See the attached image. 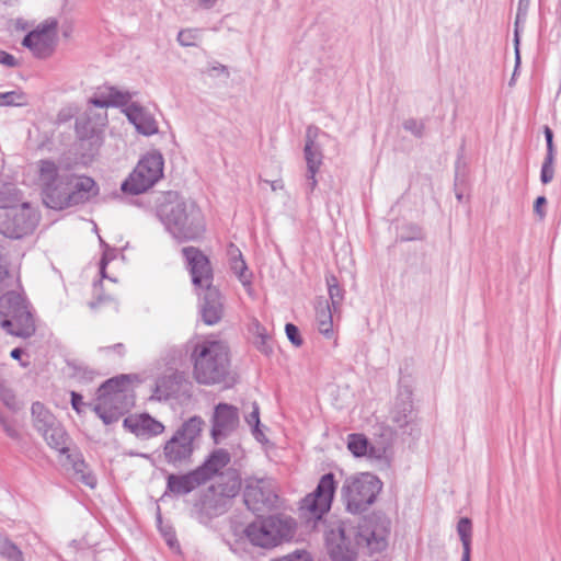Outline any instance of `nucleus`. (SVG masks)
Here are the masks:
<instances>
[{
	"label": "nucleus",
	"instance_id": "obj_32",
	"mask_svg": "<svg viewBox=\"0 0 561 561\" xmlns=\"http://www.w3.org/2000/svg\"><path fill=\"white\" fill-rule=\"evenodd\" d=\"M131 375L122 374L116 377L105 380L96 391V398L103 399L106 396H112L116 391H127L126 388L130 382Z\"/></svg>",
	"mask_w": 561,
	"mask_h": 561
},
{
	"label": "nucleus",
	"instance_id": "obj_61",
	"mask_svg": "<svg viewBox=\"0 0 561 561\" xmlns=\"http://www.w3.org/2000/svg\"><path fill=\"white\" fill-rule=\"evenodd\" d=\"M217 0H199L198 7L202 9H211L216 4Z\"/></svg>",
	"mask_w": 561,
	"mask_h": 561
},
{
	"label": "nucleus",
	"instance_id": "obj_23",
	"mask_svg": "<svg viewBox=\"0 0 561 561\" xmlns=\"http://www.w3.org/2000/svg\"><path fill=\"white\" fill-rule=\"evenodd\" d=\"M230 462V454L226 449H216L205 459V461L196 469L205 478V481H209L215 477L218 471L225 468Z\"/></svg>",
	"mask_w": 561,
	"mask_h": 561
},
{
	"label": "nucleus",
	"instance_id": "obj_51",
	"mask_svg": "<svg viewBox=\"0 0 561 561\" xmlns=\"http://www.w3.org/2000/svg\"><path fill=\"white\" fill-rule=\"evenodd\" d=\"M94 131L93 127H90L89 121H79L76 122V133L80 139H87Z\"/></svg>",
	"mask_w": 561,
	"mask_h": 561
},
{
	"label": "nucleus",
	"instance_id": "obj_64",
	"mask_svg": "<svg viewBox=\"0 0 561 561\" xmlns=\"http://www.w3.org/2000/svg\"><path fill=\"white\" fill-rule=\"evenodd\" d=\"M110 348L117 352V354H119L121 356H123L125 354V346L122 343H117V344L111 346Z\"/></svg>",
	"mask_w": 561,
	"mask_h": 561
},
{
	"label": "nucleus",
	"instance_id": "obj_19",
	"mask_svg": "<svg viewBox=\"0 0 561 561\" xmlns=\"http://www.w3.org/2000/svg\"><path fill=\"white\" fill-rule=\"evenodd\" d=\"M320 135L327 136L314 125H309L306 129L304 157L310 174L317 173L322 164L323 154L321 146L317 142Z\"/></svg>",
	"mask_w": 561,
	"mask_h": 561
},
{
	"label": "nucleus",
	"instance_id": "obj_36",
	"mask_svg": "<svg viewBox=\"0 0 561 561\" xmlns=\"http://www.w3.org/2000/svg\"><path fill=\"white\" fill-rule=\"evenodd\" d=\"M0 556L8 561H24L22 550L2 531H0Z\"/></svg>",
	"mask_w": 561,
	"mask_h": 561
},
{
	"label": "nucleus",
	"instance_id": "obj_21",
	"mask_svg": "<svg viewBox=\"0 0 561 561\" xmlns=\"http://www.w3.org/2000/svg\"><path fill=\"white\" fill-rule=\"evenodd\" d=\"M128 121L135 126L138 133L144 136H151L158 133L156 119L137 103H130L125 110Z\"/></svg>",
	"mask_w": 561,
	"mask_h": 561
},
{
	"label": "nucleus",
	"instance_id": "obj_24",
	"mask_svg": "<svg viewBox=\"0 0 561 561\" xmlns=\"http://www.w3.org/2000/svg\"><path fill=\"white\" fill-rule=\"evenodd\" d=\"M228 253L230 255V268L236 274L241 284L251 291L252 288V273L248 271L245 261L243 260L241 251L234 245L230 244Z\"/></svg>",
	"mask_w": 561,
	"mask_h": 561
},
{
	"label": "nucleus",
	"instance_id": "obj_6",
	"mask_svg": "<svg viewBox=\"0 0 561 561\" xmlns=\"http://www.w3.org/2000/svg\"><path fill=\"white\" fill-rule=\"evenodd\" d=\"M383 486L382 481L370 472L347 477L341 488V499L352 514H362L373 505Z\"/></svg>",
	"mask_w": 561,
	"mask_h": 561
},
{
	"label": "nucleus",
	"instance_id": "obj_27",
	"mask_svg": "<svg viewBox=\"0 0 561 561\" xmlns=\"http://www.w3.org/2000/svg\"><path fill=\"white\" fill-rule=\"evenodd\" d=\"M530 0H518L516 18L514 23V53H515V69L513 78L516 75L518 67L520 66V25L525 23L528 14Z\"/></svg>",
	"mask_w": 561,
	"mask_h": 561
},
{
	"label": "nucleus",
	"instance_id": "obj_47",
	"mask_svg": "<svg viewBox=\"0 0 561 561\" xmlns=\"http://www.w3.org/2000/svg\"><path fill=\"white\" fill-rule=\"evenodd\" d=\"M403 128L411 133L414 137L422 138L424 135L425 125L422 121L408 118L403 122Z\"/></svg>",
	"mask_w": 561,
	"mask_h": 561
},
{
	"label": "nucleus",
	"instance_id": "obj_52",
	"mask_svg": "<svg viewBox=\"0 0 561 561\" xmlns=\"http://www.w3.org/2000/svg\"><path fill=\"white\" fill-rule=\"evenodd\" d=\"M122 416V411L107 407L104 414L101 415V420L105 425H111L116 423Z\"/></svg>",
	"mask_w": 561,
	"mask_h": 561
},
{
	"label": "nucleus",
	"instance_id": "obj_22",
	"mask_svg": "<svg viewBox=\"0 0 561 561\" xmlns=\"http://www.w3.org/2000/svg\"><path fill=\"white\" fill-rule=\"evenodd\" d=\"M71 175V188L70 195L68 198L70 199V207L83 204L91 199V197L98 195L99 186L96 182L90 176H82L76 179Z\"/></svg>",
	"mask_w": 561,
	"mask_h": 561
},
{
	"label": "nucleus",
	"instance_id": "obj_49",
	"mask_svg": "<svg viewBox=\"0 0 561 561\" xmlns=\"http://www.w3.org/2000/svg\"><path fill=\"white\" fill-rule=\"evenodd\" d=\"M0 425L2 426L4 433L12 439H19L20 433L15 428L13 420L5 417L0 413Z\"/></svg>",
	"mask_w": 561,
	"mask_h": 561
},
{
	"label": "nucleus",
	"instance_id": "obj_40",
	"mask_svg": "<svg viewBox=\"0 0 561 561\" xmlns=\"http://www.w3.org/2000/svg\"><path fill=\"white\" fill-rule=\"evenodd\" d=\"M245 422L252 427V435L257 442L263 443L266 440V437L260 427V408L256 402L252 403V411L245 416Z\"/></svg>",
	"mask_w": 561,
	"mask_h": 561
},
{
	"label": "nucleus",
	"instance_id": "obj_12",
	"mask_svg": "<svg viewBox=\"0 0 561 561\" xmlns=\"http://www.w3.org/2000/svg\"><path fill=\"white\" fill-rule=\"evenodd\" d=\"M337 489V482L333 472L324 473L313 492L309 493L301 501V510H305L310 518L321 520L331 510L333 499Z\"/></svg>",
	"mask_w": 561,
	"mask_h": 561
},
{
	"label": "nucleus",
	"instance_id": "obj_10",
	"mask_svg": "<svg viewBox=\"0 0 561 561\" xmlns=\"http://www.w3.org/2000/svg\"><path fill=\"white\" fill-rule=\"evenodd\" d=\"M39 213L28 202L0 210V234L11 240L23 239L34 232Z\"/></svg>",
	"mask_w": 561,
	"mask_h": 561
},
{
	"label": "nucleus",
	"instance_id": "obj_11",
	"mask_svg": "<svg viewBox=\"0 0 561 561\" xmlns=\"http://www.w3.org/2000/svg\"><path fill=\"white\" fill-rule=\"evenodd\" d=\"M163 157L153 150L145 154L130 175L123 181V193L139 195L149 190L163 175Z\"/></svg>",
	"mask_w": 561,
	"mask_h": 561
},
{
	"label": "nucleus",
	"instance_id": "obj_33",
	"mask_svg": "<svg viewBox=\"0 0 561 561\" xmlns=\"http://www.w3.org/2000/svg\"><path fill=\"white\" fill-rule=\"evenodd\" d=\"M457 533L462 543L461 561H471L472 522L468 517H461L457 524Z\"/></svg>",
	"mask_w": 561,
	"mask_h": 561
},
{
	"label": "nucleus",
	"instance_id": "obj_31",
	"mask_svg": "<svg viewBox=\"0 0 561 561\" xmlns=\"http://www.w3.org/2000/svg\"><path fill=\"white\" fill-rule=\"evenodd\" d=\"M67 458L72 465V469L78 480L84 485L94 488L96 485V477L89 470L88 463L82 458L81 454H68Z\"/></svg>",
	"mask_w": 561,
	"mask_h": 561
},
{
	"label": "nucleus",
	"instance_id": "obj_63",
	"mask_svg": "<svg viewBox=\"0 0 561 561\" xmlns=\"http://www.w3.org/2000/svg\"><path fill=\"white\" fill-rule=\"evenodd\" d=\"M23 354H24V351H23V348H21V347H15V348H13V350L11 351V353H10L11 357H12L13 359H18V360H20V359H21V357H22V355H23Z\"/></svg>",
	"mask_w": 561,
	"mask_h": 561
},
{
	"label": "nucleus",
	"instance_id": "obj_25",
	"mask_svg": "<svg viewBox=\"0 0 561 561\" xmlns=\"http://www.w3.org/2000/svg\"><path fill=\"white\" fill-rule=\"evenodd\" d=\"M333 313L329 300L320 297L316 305V321L319 332L328 339L333 335Z\"/></svg>",
	"mask_w": 561,
	"mask_h": 561
},
{
	"label": "nucleus",
	"instance_id": "obj_9",
	"mask_svg": "<svg viewBox=\"0 0 561 561\" xmlns=\"http://www.w3.org/2000/svg\"><path fill=\"white\" fill-rule=\"evenodd\" d=\"M203 425L204 421L201 416H192L165 442L163 456L169 465L179 468L191 461L194 440L199 437Z\"/></svg>",
	"mask_w": 561,
	"mask_h": 561
},
{
	"label": "nucleus",
	"instance_id": "obj_28",
	"mask_svg": "<svg viewBox=\"0 0 561 561\" xmlns=\"http://www.w3.org/2000/svg\"><path fill=\"white\" fill-rule=\"evenodd\" d=\"M179 389L178 375H164L157 379L151 399L158 401L169 400Z\"/></svg>",
	"mask_w": 561,
	"mask_h": 561
},
{
	"label": "nucleus",
	"instance_id": "obj_37",
	"mask_svg": "<svg viewBox=\"0 0 561 561\" xmlns=\"http://www.w3.org/2000/svg\"><path fill=\"white\" fill-rule=\"evenodd\" d=\"M104 399L110 408L122 411V415L127 413L134 405L133 396L127 391H116L112 396H106Z\"/></svg>",
	"mask_w": 561,
	"mask_h": 561
},
{
	"label": "nucleus",
	"instance_id": "obj_55",
	"mask_svg": "<svg viewBox=\"0 0 561 561\" xmlns=\"http://www.w3.org/2000/svg\"><path fill=\"white\" fill-rule=\"evenodd\" d=\"M70 397H71L70 403H71L72 409L78 414H81L82 413V408H83V405H85V403H83L82 394H80L77 391H71L70 392Z\"/></svg>",
	"mask_w": 561,
	"mask_h": 561
},
{
	"label": "nucleus",
	"instance_id": "obj_17",
	"mask_svg": "<svg viewBox=\"0 0 561 561\" xmlns=\"http://www.w3.org/2000/svg\"><path fill=\"white\" fill-rule=\"evenodd\" d=\"M205 483V478H203L197 469L182 474L169 473L163 496L168 494L174 496L186 495Z\"/></svg>",
	"mask_w": 561,
	"mask_h": 561
},
{
	"label": "nucleus",
	"instance_id": "obj_58",
	"mask_svg": "<svg viewBox=\"0 0 561 561\" xmlns=\"http://www.w3.org/2000/svg\"><path fill=\"white\" fill-rule=\"evenodd\" d=\"M317 173L310 174L309 171L306 172V190L307 193H312L318 184V181L316 179Z\"/></svg>",
	"mask_w": 561,
	"mask_h": 561
},
{
	"label": "nucleus",
	"instance_id": "obj_59",
	"mask_svg": "<svg viewBox=\"0 0 561 561\" xmlns=\"http://www.w3.org/2000/svg\"><path fill=\"white\" fill-rule=\"evenodd\" d=\"M99 403L93 405L92 410L95 412V414L101 419V415L104 414L105 410L108 407V403H106L105 399H98Z\"/></svg>",
	"mask_w": 561,
	"mask_h": 561
},
{
	"label": "nucleus",
	"instance_id": "obj_35",
	"mask_svg": "<svg viewBox=\"0 0 561 561\" xmlns=\"http://www.w3.org/2000/svg\"><path fill=\"white\" fill-rule=\"evenodd\" d=\"M325 280L328 285L329 298L331 301L330 306L333 308L334 312H337L344 300L345 290L340 286L335 275L328 274L325 276Z\"/></svg>",
	"mask_w": 561,
	"mask_h": 561
},
{
	"label": "nucleus",
	"instance_id": "obj_26",
	"mask_svg": "<svg viewBox=\"0 0 561 561\" xmlns=\"http://www.w3.org/2000/svg\"><path fill=\"white\" fill-rule=\"evenodd\" d=\"M31 413L33 426L39 434L49 432V428L57 425L59 422L56 416L39 401L33 402Z\"/></svg>",
	"mask_w": 561,
	"mask_h": 561
},
{
	"label": "nucleus",
	"instance_id": "obj_14",
	"mask_svg": "<svg viewBox=\"0 0 561 561\" xmlns=\"http://www.w3.org/2000/svg\"><path fill=\"white\" fill-rule=\"evenodd\" d=\"M399 390L394 405L390 411V421L399 428L404 430L413 423V401L410 375H403L400 368Z\"/></svg>",
	"mask_w": 561,
	"mask_h": 561
},
{
	"label": "nucleus",
	"instance_id": "obj_30",
	"mask_svg": "<svg viewBox=\"0 0 561 561\" xmlns=\"http://www.w3.org/2000/svg\"><path fill=\"white\" fill-rule=\"evenodd\" d=\"M41 435L49 447L58 450L60 454H67L69 451L67 446L69 436L60 422L49 428V432H45Z\"/></svg>",
	"mask_w": 561,
	"mask_h": 561
},
{
	"label": "nucleus",
	"instance_id": "obj_48",
	"mask_svg": "<svg viewBox=\"0 0 561 561\" xmlns=\"http://www.w3.org/2000/svg\"><path fill=\"white\" fill-rule=\"evenodd\" d=\"M285 333L289 342L295 346H301L304 343V340L300 335L299 328L295 325L294 323H286L285 325Z\"/></svg>",
	"mask_w": 561,
	"mask_h": 561
},
{
	"label": "nucleus",
	"instance_id": "obj_7",
	"mask_svg": "<svg viewBox=\"0 0 561 561\" xmlns=\"http://www.w3.org/2000/svg\"><path fill=\"white\" fill-rule=\"evenodd\" d=\"M295 530L296 522L294 518L276 514L257 517L245 527L244 535L253 546L272 548L284 540L291 539Z\"/></svg>",
	"mask_w": 561,
	"mask_h": 561
},
{
	"label": "nucleus",
	"instance_id": "obj_2",
	"mask_svg": "<svg viewBox=\"0 0 561 561\" xmlns=\"http://www.w3.org/2000/svg\"><path fill=\"white\" fill-rule=\"evenodd\" d=\"M149 203L154 204L156 216L178 243L199 241L206 232L202 209L193 199L178 192L151 193Z\"/></svg>",
	"mask_w": 561,
	"mask_h": 561
},
{
	"label": "nucleus",
	"instance_id": "obj_18",
	"mask_svg": "<svg viewBox=\"0 0 561 561\" xmlns=\"http://www.w3.org/2000/svg\"><path fill=\"white\" fill-rule=\"evenodd\" d=\"M123 426L137 437L144 439L157 436L164 431V425L148 413L125 417Z\"/></svg>",
	"mask_w": 561,
	"mask_h": 561
},
{
	"label": "nucleus",
	"instance_id": "obj_62",
	"mask_svg": "<svg viewBox=\"0 0 561 561\" xmlns=\"http://www.w3.org/2000/svg\"><path fill=\"white\" fill-rule=\"evenodd\" d=\"M107 263H108V260H107L106 255L103 254V256L100 261V274L102 277H106L105 268H106Z\"/></svg>",
	"mask_w": 561,
	"mask_h": 561
},
{
	"label": "nucleus",
	"instance_id": "obj_16",
	"mask_svg": "<svg viewBox=\"0 0 561 561\" xmlns=\"http://www.w3.org/2000/svg\"><path fill=\"white\" fill-rule=\"evenodd\" d=\"M239 425V410L232 404L220 402L215 407L210 435L215 444L228 437Z\"/></svg>",
	"mask_w": 561,
	"mask_h": 561
},
{
	"label": "nucleus",
	"instance_id": "obj_53",
	"mask_svg": "<svg viewBox=\"0 0 561 561\" xmlns=\"http://www.w3.org/2000/svg\"><path fill=\"white\" fill-rule=\"evenodd\" d=\"M547 203H548V201H547L546 196H542V195L538 196L534 202V213L539 219H543L547 215L546 209H545Z\"/></svg>",
	"mask_w": 561,
	"mask_h": 561
},
{
	"label": "nucleus",
	"instance_id": "obj_44",
	"mask_svg": "<svg viewBox=\"0 0 561 561\" xmlns=\"http://www.w3.org/2000/svg\"><path fill=\"white\" fill-rule=\"evenodd\" d=\"M72 369V377L76 378L79 382L89 383L91 382L96 371L88 366L71 364L69 365Z\"/></svg>",
	"mask_w": 561,
	"mask_h": 561
},
{
	"label": "nucleus",
	"instance_id": "obj_3",
	"mask_svg": "<svg viewBox=\"0 0 561 561\" xmlns=\"http://www.w3.org/2000/svg\"><path fill=\"white\" fill-rule=\"evenodd\" d=\"M240 490L241 478L237 470L230 469L221 473L215 484L198 494L190 510V516L202 525H209L214 518L229 511L232 499Z\"/></svg>",
	"mask_w": 561,
	"mask_h": 561
},
{
	"label": "nucleus",
	"instance_id": "obj_43",
	"mask_svg": "<svg viewBox=\"0 0 561 561\" xmlns=\"http://www.w3.org/2000/svg\"><path fill=\"white\" fill-rule=\"evenodd\" d=\"M26 104V96L20 90L0 93V106H23Z\"/></svg>",
	"mask_w": 561,
	"mask_h": 561
},
{
	"label": "nucleus",
	"instance_id": "obj_38",
	"mask_svg": "<svg viewBox=\"0 0 561 561\" xmlns=\"http://www.w3.org/2000/svg\"><path fill=\"white\" fill-rule=\"evenodd\" d=\"M57 27L58 21L55 18L46 19L26 34V41L30 42L32 37H36L37 35L53 37L54 41H56Z\"/></svg>",
	"mask_w": 561,
	"mask_h": 561
},
{
	"label": "nucleus",
	"instance_id": "obj_54",
	"mask_svg": "<svg viewBox=\"0 0 561 561\" xmlns=\"http://www.w3.org/2000/svg\"><path fill=\"white\" fill-rule=\"evenodd\" d=\"M543 135H545V139H546V145H547V153L546 154L556 156V147L553 144V131L547 125L543 126Z\"/></svg>",
	"mask_w": 561,
	"mask_h": 561
},
{
	"label": "nucleus",
	"instance_id": "obj_29",
	"mask_svg": "<svg viewBox=\"0 0 561 561\" xmlns=\"http://www.w3.org/2000/svg\"><path fill=\"white\" fill-rule=\"evenodd\" d=\"M22 45L28 48L35 57L37 58H47L49 57L56 45V41L53 37H44L37 35L36 37H32L30 42L26 41V35L22 41Z\"/></svg>",
	"mask_w": 561,
	"mask_h": 561
},
{
	"label": "nucleus",
	"instance_id": "obj_13",
	"mask_svg": "<svg viewBox=\"0 0 561 561\" xmlns=\"http://www.w3.org/2000/svg\"><path fill=\"white\" fill-rule=\"evenodd\" d=\"M243 501L248 510L260 513L276 506L278 495L265 479H248L243 491Z\"/></svg>",
	"mask_w": 561,
	"mask_h": 561
},
{
	"label": "nucleus",
	"instance_id": "obj_5",
	"mask_svg": "<svg viewBox=\"0 0 561 561\" xmlns=\"http://www.w3.org/2000/svg\"><path fill=\"white\" fill-rule=\"evenodd\" d=\"M0 327L10 335L27 339L35 331V320L27 299L10 290L0 297Z\"/></svg>",
	"mask_w": 561,
	"mask_h": 561
},
{
	"label": "nucleus",
	"instance_id": "obj_39",
	"mask_svg": "<svg viewBox=\"0 0 561 561\" xmlns=\"http://www.w3.org/2000/svg\"><path fill=\"white\" fill-rule=\"evenodd\" d=\"M369 447L368 439L363 434H350L347 438V448L355 457L367 455Z\"/></svg>",
	"mask_w": 561,
	"mask_h": 561
},
{
	"label": "nucleus",
	"instance_id": "obj_1",
	"mask_svg": "<svg viewBox=\"0 0 561 561\" xmlns=\"http://www.w3.org/2000/svg\"><path fill=\"white\" fill-rule=\"evenodd\" d=\"M391 522L382 512L365 516L357 526L341 520L325 533L328 553L332 561H355L358 549L369 553L383 551L388 546Z\"/></svg>",
	"mask_w": 561,
	"mask_h": 561
},
{
	"label": "nucleus",
	"instance_id": "obj_57",
	"mask_svg": "<svg viewBox=\"0 0 561 561\" xmlns=\"http://www.w3.org/2000/svg\"><path fill=\"white\" fill-rule=\"evenodd\" d=\"M213 72L216 75H224L226 78H229V76H230L228 68L225 65H221L219 62H215L209 68V75H213Z\"/></svg>",
	"mask_w": 561,
	"mask_h": 561
},
{
	"label": "nucleus",
	"instance_id": "obj_56",
	"mask_svg": "<svg viewBox=\"0 0 561 561\" xmlns=\"http://www.w3.org/2000/svg\"><path fill=\"white\" fill-rule=\"evenodd\" d=\"M0 65L13 68L18 66V60L12 54L0 49Z\"/></svg>",
	"mask_w": 561,
	"mask_h": 561
},
{
	"label": "nucleus",
	"instance_id": "obj_34",
	"mask_svg": "<svg viewBox=\"0 0 561 561\" xmlns=\"http://www.w3.org/2000/svg\"><path fill=\"white\" fill-rule=\"evenodd\" d=\"M22 202L21 191L9 182L0 180V210H5L9 207H13Z\"/></svg>",
	"mask_w": 561,
	"mask_h": 561
},
{
	"label": "nucleus",
	"instance_id": "obj_41",
	"mask_svg": "<svg viewBox=\"0 0 561 561\" xmlns=\"http://www.w3.org/2000/svg\"><path fill=\"white\" fill-rule=\"evenodd\" d=\"M107 91L110 95V102L111 106L118 107V106H128L130 105L129 102L133 98V94L128 91H122L113 85H107Z\"/></svg>",
	"mask_w": 561,
	"mask_h": 561
},
{
	"label": "nucleus",
	"instance_id": "obj_4",
	"mask_svg": "<svg viewBox=\"0 0 561 561\" xmlns=\"http://www.w3.org/2000/svg\"><path fill=\"white\" fill-rule=\"evenodd\" d=\"M191 360L193 377L201 385L220 383L229 374L228 348L219 341H203L195 344Z\"/></svg>",
	"mask_w": 561,
	"mask_h": 561
},
{
	"label": "nucleus",
	"instance_id": "obj_15",
	"mask_svg": "<svg viewBox=\"0 0 561 561\" xmlns=\"http://www.w3.org/2000/svg\"><path fill=\"white\" fill-rule=\"evenodd\" d=\"M182 254L187 263L193 285L205 288L211 286L214 273L208 256L195 247H184Z\"/></svg>",
	"mask_w": 561,
	"mask_h": 561
},
{
	"label": "nucleus",
	"instance_id": "obj_8",
	"mask_svg": "<svg viewBox=\"0 0 561 561\" xmlns=\"http://www.w3.org/2000/svg\"><path fill=\"white\" fill-rule=\"evenodd\" d=\"M38 181L43 203L56 210L70 207L71 175L59 173L57 164L49 159L38 161Z\"/></svg>",
	"mask_w": 561,
	"mask_h": 561
},
{
	"label": "nucleus",
	"instance_id": "obj_50",
	"mask_svg": "<svg viewBox=\"0 0 561 561\" xmlns=\"http://www.w3.org/2000/svg\"><path fill=\"white\" fill-rule=\"evenodd\" d=\"M197 38L196 30H182L178 34V42L180 45L188 47L194 45V41Z\"/></svg>",
	"mask_w": 561,
	"mask_h": 561
},
{
	"label": "nucleus",
	"instance_id": "obj_42",
	"mask_svg": "<svg viewBox=\"0 0 561 561\" xmlns=\"http://www.w3.org/2000/svg\"><path fill=\"white\" fill-rule=\"evenodd\" d=\"M255 327V340L254 344L256 348L265 354L270 355L273 352L272 346L268 343L270 336L266 333V330L264 327H262L259 322L254 323Z\"/></svg>",
	"mask_w": 561,
	"mask_h": 561
},
{
	"label": "nucleus",
	"instance_id": "obj_20",
	"mask_svg": "<svg viewBox=\"0 0 561 561\" xmlns=\"http://www.w3.org/2000/svg\"><path fill=\"white\" fill-rule=\"evenodd\" d=\"M222 312L219 290L214 286H208V288H205L201 305V314L204 323L207 325L218 323L222 318Z\"/></svg>",
	"mask_w": 561,
	"mask_h": 561
},
{
	"label": "nucleus",
	"instance_id": "obj_60",
	"mask_svg": "<svg viewBox=\"0 0 561 561\" xmlns=\"http://www.w3.org/2000/svg\"><path fill=\"white\" fill-rule=\"evenodd\" d=\"M9 276L8 265L3 257L0 255V283H2Z\"/></svg>",
	"mask_w": 561,
	"mask_h": 561
},
{
	"label": "nucleus",
	"instance_id": "obj_46",
	"mask_svg": "<svg viewBox=\"0 0 561 561\" xmlns=\"http://www.w3.org/2000/svg\"><path fill=\"white\" fill-rule=\"evenodd\" d=\"M556 156L546 154L541 170H540V181L542 184H549L554 176V163Z\"/></svg>",
	"mask_w": 561,
	"mask_h": 561
},
{
	"label": "nucleus",
	"instance_id": "obj_45",
	"mask_svg": "<svg viewBox=\"0 0 561 561\" xmlns=\"http://www.w3.org/2000/svg\"><path fill=\"white\" fill-rule=\"evenodd\" d=\"M89 103L100 108L110 107L111 102L107 91V84L99 87L95 93L89 99Z\"/></svg>",
	"mask_w": 561,
	"mask_h": 561
}]
</instances>
